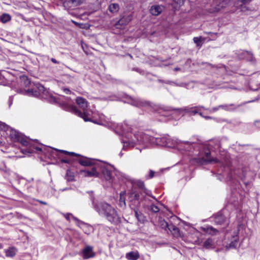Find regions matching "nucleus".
I'll return each instance as SVG.
<instances>
[{"label":"nucleus","mask_w":260,"mask_h":260,"mask_svg":"<svg viewBox=\"0 0 260 260\" xmlns=\"http://www.w3.org/2000/svg\"><path fill=\"white\" fill-rule=\"evenodd\" d=\"M214 242L213 240L210 238L207 239L203 244V247L207 249L213 248Z\"/></svg>","instance_id":"a878e982"},{"label":"nucleus","mask_w":260,"mask_h":260,"mask_svg":"<svg viewBox=\"0 0 260 260\" xmlns=\"http://www.w3.org/2000/svg\"><path fill=\"white\" fill-rule=\"evenodd\" d=\"M125 257L128 260H137L140 257L138 251H131L126 254Z\"/></svg>","instance_id":"6ab92c4d"},{"label":"nucleus","mask_w":260,"mask_h":260,"mask_svg":"<svg viewBox=\"0 0 260 260\" xmlns=\"http://www.w3.org/2000/svg\"><path fill=\"white\" fill-rule=\"evenodd\" d=\"M64 91L67 94H70L71 92L70 90L69 89H68V88H64Z\"/></svg>","instance_id":"49530a36"},{"label":"nucleus","mask_w":260,"mask_h":260,"mask_svg":"<svg viewBox=\"0 0 260 260\" xmlns=\"http://www.w3.org/2000/svg\"><path fill=\"white\" fill-rule=\"evenodd\" d=\"M73 219L76 221V224L77 226L80 228H82V226L87 227L88 226V224L84 222L83 221L78 219L77 217L72 216Z\"/></svg>","instance_id":"c85d7f7f"},{"label":"nucleus","mask_w":260,"mask_h":260,"mask_svg":"<svg viewBox=\"0 0 260 260\" xmlns=\"http://www.w3.org/2000/svg\"><path fill=\"white\" fill-rule=\"evenodd\" d=\"M117 135L121 137L123 143V149L127 150L134 147L137 143H145L148 142V136L142 131H115Z\"/></svg>","instance_id":"39448f33"},{"label":"nucleus","mask_w":260,"mask_h":260,"mask_svg":"<svg viewBox=\"0 0 260 260\" xmlns=\"http://www.w3.org/2000/svg\"><path fill=\"white\" fill-rule=\"evenodd\" d=\"M48 151H50L52 153H54V151H58L60 153H64V154L67 155V156L60 159L61 161L62 162H64V163H67V164L71 163L74 160L73 157L74 156L78 157V158L77 159V160H78V159L79 158H80L79 157L81 156L79 154L75 153L74 152H68L67 151L63 150H58L57 149H52L50 148H48Z\"/></svg>","instance_id":"9d476101"},{"label":"nucleus","mask_w":260,"mask_h":260,"mask_svg":"<svg viewBox=\"0 0 260 260\" xmlns=\"http://www.w3.org/2000/svg\"><path fill=\"white\" fill-rule=\"evenodd\" d=\"M10 137L11 140L14 142H18L21 144L23 146H25L26 148L22 149L21 151L23 154H29L34 152H43L44 153H48V157L49 155L54 157V155H58L57 153L58 151H54V153L48 151V148L50 147H44L43 148L40 147L39 145H42L39 143L38 140L37 139H31L28 137L25 136L19 131H11ZM50 148L54 149L50 147Z\"/></svg>","instance_id":"f03ea898"},{"label":"nucleus","mask_w":260,"mask_h":260,"mask_svg":"<svg viewBox=\"0 0 260 260\" xmlns=\"http://www.w3.org/2000/svg\"><path fill=\"white\" fill-rule=\"evenodd\" d=\"M135 70H136V71L138 72V69H136Z\"/></svg>","instance_id":"13d9d810"},{"label":"nucleus","mask_w":260,"mask_h":260,"mask_svg":"<svg viewBox=\"0 0 260 260\" xmlns=\"http://www.w3.org/2000/svg\"><path fill=\"white\" fill-rule=\"evenodd\" d=\"M17 252V249L15 247H10L5 251L6 256L7 257H13L16 255Z\"/></svg>","instance_id":"393cba45"},{"label":"nucleus","mask_w":260,"mask_h":260,"mask_svg":"<svg viewBox=\"0 0 260 260\" xmlns=\"http://www.w3.org/2000/svg\"><path fill=\"white\" fill-rule=\"evenodd\" d=\"M76 103L79 106L82 111L78 110L74 106H70L69 110L75 115L83 118L85 121H91L94 123L101 124V123L98 122L94 120L92 117V112L87 108L88 105L87 101L82 98L78 97L76 99Z\"/></svg>","instance_id":"6e6552de"},{"label":"nucleus","mask_w":260,"mask_h":260,"mask_svg":"<svg viewBox=\"0 0 260 260\" xmlns=\"http://www.w3.org/2000/svg\"><path fill=\"white\" fill-rule=\"evenodd\" d=\"M206 109L209 110V113H214V112L217 111L218 110H219L220 109V107H219V106H218L214 107V108H212L211 109Z\"/></svg>","instance_id":"ea45409f"},{"label":"nucleus","mask_w":260,"mask_h":260,"mask_svg":"<svg viewBox=\"0 0 260 260\" xmlns=\"http://www.w3.org/2000/svg\"><path fill=\"white\" fill-rule=\"evenodd\" d=\"M149 209L153 213H157L159 211L160 209L157 205L152 204L150 206Z\"/></svg>","instance_id":"2f4dec72"},{"label":"nucleus","mask_w":260,"mask_h":260,"mask_svg":"<svg viewBox=\"0 0 260 260\" xmlns=\"http://www.w3.org/2000/svg\"><path fill=\"white\" fill-rule=\"evenodd\" d=\"M133 209L135 212V216L138 220L141 223H144L146 220V217L141 212H139L138 208Z\"/></svg>","instance_id":"5701e85b"},{"label":"nucleus","mask_w":260,"mask_h":260,"mask_svg":"<svg viewBox=\"0 0 260 260\" xmlns=\"http://www.w3.org/2000/svg\"><path fill=\"white\" fill-rule=\"evenodd\" d=\"M184 2V0H173V5H176V6H174V7L176 8V9H177L178 8L183 5Z\"/></svg>","instance_id":"473e14b6"},{"label":"nucleus","mask_w":260,"mask_h":260,"mask_svg":"<svg viewBox=\"0 0 260 260\" xmlns=\"http://www.w3.org/2000/svg\"><path fill=\"white\" fill-rule=\"evenodd\" d=\"M46 92L45 87L41 85L34 88L24 89L21 90L20 92L23 94H27L29 95L35 96H43Z\"/></svg>","instance_id":"9b49d317"},{"label":"nucleus","mask_w":260,"mask_h":260,"mask_svg":"<svg viewBox=\"0 0 260 260\" xmlns=\"http://www.w3.org/2000/svg\"><path fill=\"white\" fill-rule=\"evenodd\" d=\"M10 128L11 129L10 130H14L11 128L9 125L0 121V130H8Z\"/></svg>","instance_id":"72a5a7b5"},{"label":"nucleus","mask_w":260,"mask_h":260,"mask_svg":"<svg viewBox=\"0 0 260 260\" xmlns=\"http://www.w3.org/2000/svg\"><path fill=\"white\" fill-rule=\"evenodd\" d=\"M238 106H237L233 104L219 105V107H220V109L228 111H234L235 109H236L238 107Z\"/></svg>","instance_id":"aec40b11"},{"label":"nucleus","mask_w":260,"mask_h":260,"mask_svg":"<svg viewBox=\"0 0 260 260\" xmlns=\"http://www.w3.org/2000/svg\"><path fill=\"white\" fill-rule=\"evenodd\" d=\"M238 55L240 59H245L246 58V56H249L250 58H247V60L250 61H253L254 60V57L252 53L247 51H240L238 53Z\"/></svg>","instance_id":"2eb2a0df"},{"label":"nucleus","mask_w":260,"mask_h":260,"mask_svg":"<svg viewBox=\"0 0 260 260\" xmlns=\"http://www.w3.org/2000/svg\"><path fill=\"white\" fill-rule=\"evenodd\" d=\"M73 23L77 24V23H76L75 21H73Z\"/></svg>","instance_id":"bf43d9fd"},{"label":"nucleus","mask_w":260,"mask_h":260,"mask_svg":"<svg viewBox=\"0 0 260 260\" xmlns=\"http://www.w3.org/2000/svg\"><path fill=\"white\" fill-rule=\"evenodd\" d=\"M208 65H211L209 63H207Z\"/></svg>","instance_id":"052dcab7"},{"label":"nucleus","mask_w":260,"mask_h":260,"mask_svg":"<svg viewBox=\"0 0 260 260\" xmlns=\"http://www.w3.org/2000/svg\"><path fill=\"white\" fill-rule=\"evenodd\" d=\"M78 161L84 166H93L90 170L82 171L85 177H100L110 184L113 183L112 167L111 166L97 160L83 157L78 158Z\"/></svg>","instance_id":"f257e3e1"},{"label":"nucleus","mask_w":260,"mask_h":260,"mask_svg":"<svg viewBox=\"0 0 260 260\" xmlns=\"http://www.w3.org/2000/svg\"><path fill=\"white\" fill-rule=\"evenodd\" d=\"M38 201L41 204H43V205H47V203H46L45 202H44V201H40V200H38Z\"/></svg>","instance_id":"8fccbe9b"},{"label":"nucleus","mask_w":260,"mask_h":260,"mask_svg":"<svg viewBox=\"0 0 260 260\" xmlns=\"http://www.w3.org/2000/svg\"><path fill=\"white\" fill-rule=\"evenodd\" d=\"M131 20L130 16H123L115 25L116 28L121 29L127 25Z\"/></svg>","instance_id":"4468645a"},{"label":"nucleus","mask_w":260,"mask_h":260,"mask_svg":"<svg viewBox=\"0 0 260 260\" xmlns=\"http://www.w3.org/2000/svg\"><path fill=\"white\" fill-rule=\"evenodd\" d=\"M205 33L206 34L209 35L212 38V39H209L208 41L215 40L216 39L217 35V33H214V32H205Z\"/></svg>","instance_id":"58836bf2"},{"label":"nucleus","mask_w":260,"mask_h":260,"mask_svg":"<svg viewBox=\"0 0 260 260\" xmlns=\"http://www.w3.org/2000/svg\"><path fill=\"white\" fill-rule=\"evenodd\" d=\"M83 0H71L69 2L70 4H72L74 6H77L81 4Z\"/></svg>","instance_id":"e433bc0d"},{"label":"nucleus","mask_w":260,"mask_h":260,"mask_svg":"<svg viewBox=\"0 0 260 260\" xmlns=\"http://www.w3.org/2000/svg\"><path fill=\"white\" fill-rule=\"evenodd\" d=\"M182 145L184 146V148L185 151L193 153H194L193 150L198 146V144L189 142H185L182 143Z\"/></svg>","instance_id":"f3484780"},{"label":"nucleus","mask_w":260,"mask_h":260,"mask_svg":"<svg viewBox=\"0 0 260 260\" xmlns=\"http://www.w3.org/2000/svg\"><path fill=\"white\" fill-rule=\"evenodd\" d=\"M201 109L207 110L204 106H199L193 107H185L179 110L178 112L181 113L186 112V113H189L190 115H195L199 113V111H200Z\"/></svg>","instance_id":"f8f14e48"},{"label":"nucleus","mask_w":260,"mask_h":260,"mask_svg":"<svg viewBox=\"0 0 260 260\" xmlns=\"http://www.w3.org/2000/svg\"><path fill=\"white\" fill-rule=\"evenodd\" d=\"M162 8L161 7L158 5H153L152 6L150 9V13L154 16H157L162 12Z\"/></svg>","instance_id":"412c9836"},{"label":"nucleus","mask_w":260,"mask_h":260,"mask_svg":"<svg viewBox=\"0 0 260 260\" xmlns=\"http://www.w3.org/2000/svg\"><path fill=\"white\" fill-rule=\"evenodd\" d=\"M198 114H199L201 117H204V115H203L202 113L200 112V111H199V113H198Z\"/></svg>","instance_id":"603ef678"},{"label":"nucleus","mask_w":260,"mask_h":260,"mask_svg":"<svg viewBox=\"0 0 260 260\" xmlns=\"http://www.w3.org/2000/svg\"><path fill=\"white\" fill-rule=\"evenodd\" d=\"M224 221L225 217L222 214L218 213L215 215L214 222L216 224H222L224 222Z\"/></svg>","instance_id":"b1692460"},{"label":"nucleus","mask_w":260,"mask_h":260,"mask_svg":"<svg viewBox=\"0 0 260 260\" xmlns=\"http://www.w3.org/2000/svg\"><path fill=\"white\" fill-rule=\"evenodd\" d=\"M165 225L164 226L166 227H167L169 230L171 231L172 229L173 230H174L175 231H178V229L176 226L173 225V224H169L168 223H167V222H165Z\"/></svg>","instance_id":"c9c22d12"},{"label":"nucleus","mask_w":260,"mask_h":260,"mask_svg":"<svg viewBox=\"0 0 260 260\" xmlns=\"http://www.w3.org/2000/svg\"><path fill=\"white\" fill-rule=\"evenodd\" d=\"M255 123L260 124V121H256Z\"/></svg>","instance_id":"4d7b16f0"},{"label":"nucleus","mask_w":260,"mask_h":260,"mask_svg":"<svg viewBox=\"0 0 260 260\" xmlns=\"http://www.w3.org/2000/svg\"><path fill=\"white\" fill-rule=\"evenodd\" d=\"M130 104L133 106L141 108H145L146 110L152 112L159 111V110L161 109H162L164 111H173V114L177 116H183L185 113H186V112H184L182 113L178 112L179 110H180L182 108L172 109L171 107L160 108L158 106L149 101H145L140 98L131 99Z\"/></svg>","instance_id":"0eeeda50"},{"label":"nucleus","mask_w":260,"mask_h":260,"mask_svg":"<svg viewBox=\"0 0 260 260\" xmlns=\"http://www.w3.org/2000/svg\"><path fill=\"white\" fill-rule=\"evenodd\" d=\"M20 85L21 86L27 87L30 86L31 84L30 80L26 76H22L20 78Z\"/></svg>","instance_id":"4be33fe9"},{"label":"nucleus","mask_w":260,"mask_h":260,"mask_svg":"<svg viewBox=\"0 0 260 260\" xmlns=\"http://www.w3.org/2000/svg\"><path fill=\"white\" fill-rule=\"evenodd\" d=\"M66 179L68 181H72L74 180V175L73 173L69 170H67Z\"/></svg>","instance_id":"7c9ffc66"},{"label":"nucleus","mask_w":260,"mask_h":260,"mask_svg":"<svg viewBox=\"0 0 260 260\" xmlns=\"http://www.w3.org/2000/svg\"><path fill=\"white\" fill-rule=\"evenodd\" d=\"M180 70V69L179 68H174V70L175 71H179Z\"/></svg>","instance_id":"864d4df0"},{"label":"nucleus","mask_w":260,"mask_h":260,"mask_svg":"<svg viewBox=\"0 0 260 260\" xmlns=\"http://www.w3.org/2000/svg\"><path fill=\"white\" fill-rule=\"evenodd\" d=\"M73 216L72 214L71 213H67L66 214H64V217L66 218V219H67L68 220H70V216Z\"/></svg>","instance_id":"37998d69"},{"label":"nucleus","mask_w":260,"mask_h":260,"mask_svg":"<svg viewBox=\"0 0 260 260\" xmlns=\"http://www.w3.org/2000/svg\"><path fill=\"white\" fill-rule=\"evenodd\" d=\"M251 1V0H242V1H241V3H242V4L241 5V6H242V5L243 4H245L247 3H249V2H250Z\"/></svg>","instance_id":"a18cd8bd"},{"label":"nucleus","mask_w":260,"mask_h":260,"mask_svg":"<svg viewBox=\"0 0 260 260\" xmlns=\"http://www.w3.org/2000/svg\"><path fill=\"white\" fill-rule=\"evenodd\" d=\"M11 16L9 14L4 13L0 17V21L3 23H7L11 20Z\"/></svg>","instance_id":"c756f323"},{"label":"nucleus","mask_w":260,"mask_h":260,"mask_svg":"<svg viewBox=\"0 0 260 260\" xmlns=\"http://www.w3.org/2000/svg\"><path fill=\"white\" fill-rule=\"evenodd\" d=\"M155 139V142L159 145L172 147H174L178 144L177 139L172 138L168 135L159 137H156Z\"/></svg>","instance_id":"1a4fd4ad"},{"label":"nucleus","mask_w":260,"mask_h":260,"mask_svg":"<svg viewBox=\"0 0 260 260\" xmlns=\"http://www.w3.org/2000/svg\"><path fill=\"white\" fill-rule=\"evenodd\" d=\"M154 174H155V172L153 171L150 170L149 171V173L148 176H147L146 177L147 179L152 178H153L154 177Z\"/></svg>","instance_id":"a19ab883"},{"label":"nucleus","mask_w":260,"mask_h":260,"mask_svg":"<svg viewBox=\"0 0 260 260\" xmlns=\"http://www.w3.org/2000/svg\"><path fill=\"white\" fill-rule=\"evenodd\" d=\"M205 119H213V117H211V116H205L204 117Z\"/></svg>","instance_id":"09e8293b"},{"label":"nucleus","mask_w":260,"mask_h":260,"mask_svg":"<svg viewBox=\"0 0 260 260\" xmlns=\"http://www.w3.org/2000/svg\"><path fill=\"white\" fill-rule=\"evenodd\" d=\"M247 58H250L249 56H246V57L245 59L247 60Z\"/></svg>","instance_id":"6e6d98bb"},{"label":"nucleus","mask_w":260,"mask_h":260,"mask_svg":"<svg viewBox=\"0 0 260 260\" xmlns=\"http://www.w3.org/2000/svg\"><path fill=\"white\" fill-rule=\"evenodd\" d=\"M202 37H194L193 38V42L197 45L198 46H201L202 45L201 42Z\"/></svg>","instance_id":"4c0bfd02"},{"label":"nucleus","mask_w":260,"mask_h":260,"mask_svg":"<svg viewBox=\"0 0 260 260\" xmlns=\"http://www.w3.org/2000/svg\"><path fill=\"white\" fill-rule=\"evenodd\" d=\"M127 196L126 192L125 191H121L119 194V206L122 209H125L126 207V204L125 202V197Z\"/></svg>","instance_id":"dca6fc26"},{"label":"nucleus","mask_w":260,"mask_h":260,"mask_svg":"<svg viewBox=\"0 0 260 260\" xmlns=\"http://www.w3.org/2000/svg\"><path fill=\"white\" fill-rule=\"evenodd\" d=\"M51 60L52 61V62H53L54 63H58V62L55 58H52L51 59Z\"/></svg>","instance_id":"de8ad7c7"},{"label":"nucleus","mask_w":260,"mask_h":260,"mask_svg":"<svg viewBox=\"0 0 260 260\" xmlns=\"http://www.w3.org/2000/svg\"><path fill=\"white\" fill-rule=\"evenodd\" d=\"M116 128H121L123 129H129L132 128L131 127L129 126V125L128 124L127 121H125L123 123L120 125L119 126H118Z\"/></svg>","instance_id":"f704fd0d"},{"label":"nucleus","mask_w":260,"mask_h":260,"mask_svg":"<svg viewBox=\"0 0 260 260\" xmlns=\"http://www.w3.org/2000/svg\"><path fill=\"white\" fill-rule=\"evenodd\" d=\"M239 231L238 230L234 232V235L232 237V241L230 244V247L231 248H235L237 246L239 240Z\"/></svg>","instance_id":"a211bd4d"},{"label":"nucleus","mask_w":260,"mask_h":260,"mask_svg":"<svg viewBox=\"0 0 260 260\" xmlns=\"http://www.w3.org/2000/svg\"><path fill=\"white\" fill-rule=\"evenodd\" d=\"M126 194L128 206L131 209L139 207L141 204L146 200L147 196L155 199L151 195V191L145 188L142 181H139L137 184L133 185L131 189L127 191Z\"/></svg>","instance_id":"20e7f679"},{"label":"nucleus","mask_w":260,"mask_h":260,"mask_svg":"<svg viewBox=\"0 0 260 260\" xmlns=\"http://www.w3.org/2000/svg\"><path fill=\"white\" fill-rule=\"evenodd\" d=\"M34 187L32 185H29L27 186V190L29 192H32L34 191Z\"/></svg>","instance_id":"c03bdc74"},{"label":"nucleus","mask_w":260,"mask_h":260,"mask_svg":"<svg viewBox=\"0 0 260 260\" xmlns=\"http://www.w3.org/2000/svg\"><path fill=\"white\" fill-rule=\"evenodd\" d=\"M88 193L91 201L92 207L99 215L106 218L112 224H118L120 222V218L117 211L111 204L104 201H96L92 191Z\"/></svg>","instance_id":"7ed1b4c3"},{"label":"nucleus","mask_w":260,"mask_h":260,"mask_svg":"<svg viewBox=\"0 0 260 260\" xmlns=\"http://www.w3.org/2000/svg\"><path fill=\"white\" fill-rule=\"evenodd\" d=\"M206 38L202 37L201 42L202 43L206 41Z\"/></svg>","instance_id":"3c124183"},{"label":"nucleus","mask_w":260,"mask_h":260,"mask_svg":"<svg viewBox=\"0 0 260 260\" xmlns=\"http://www.w3.org/2000/svg\"><path fill=\"white\" fill-rule=\"evenodd\" d=\"M3 248V245L2 244L0 243V249Z\"/></svg>","instance_id":"5fc2aeb1"},{"label":"nucleus","mask_w":260,"mask_h":260,"mask_svg":"<svg viewBox=\"0 0 260 260\" xmlns=\"http://www.w3.org/2000/svg\"><path fill=\"white\" fill-rule=\"evenodd\" d=\"M82 256L84 259H88L93 257L95 255L94 252L93 251V248L91 246H86L82 250Z\"/></svg>","instance_id":"ddd939ff"},{"label":"nucleus","mask_w":260,"mask_h":260,"mask_svg":"<svg viewBox=\"0 0 260 260\" xmlns=\"http://www.w3.org/2000/svg\"><path fill=\"white\" fill-rule=\"evenodd\" d=\"M208 230H210V232H212L213 234H216L218 231L212 226H210L208 228Z\"/></svg>","instance_id":"79ce46f5"},{"label":"nucleus","mask_w":260,"mask_h":260,"mask_svg":"<svg viewBox=\"0 0 260 260\" xmlns=\"http://www.w3.org/2000/svg\"><path fill=\"white\" fill-rule=\"evenodd\" d=\"M119 9V6L118 4L113 3L111 4L109 6V10L112 13H117Z\"/></svg>","instance_id":"cd10ccee"},{"label":"nucleus","mask_w":260,"mask_h":260,"mask_svg":"<svg viewBox=\"0 0 260 260\" xmlns=\"http://www.w3.org/2000/svg\"><path fill=\"white\" fill-rule=\"evenodd\" d=\"M210 154L211 153L209 149H204L201 157L198 158L199 162L202 164L208 163L217 164L220 168V174H221L223 177H226V178L229 180H232L234 179L229 160L228 159H226L225 160V162L223 163L221 161H219L217 158L211 157L210 156Z\"/></svg>","instance_id":"423d86ee"},{"label":"nucleus","mask_w":260,"mask_h":260,"mask_svg":"<svg viewBox=\"0 0 260 260\" xmlns=\"http://www.w3.org/2000/svg\"><path fill=\"white\" fill-rule=\"evenodd\" d=\"M232 0H224L223 1L219 6H218L217 7L215 8V10H214V12H218L221 10V8H222L224 7H225V5L228 4H231V2Z\"/></svg>","instance_id":"bb28decb"}]
</instances>
